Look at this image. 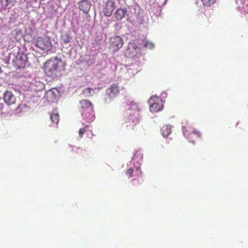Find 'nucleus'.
<instances>
[{
	"label": "nucleus",
	"mask_w": 248,
	"mask_h": 248,
	"mask_svg": "<svg viewBox=\"0 0 248 248\" xmlns=\"http://www.w3.org/2000/svg\"><path fill=\"white\" fill-rule=\"evenodd\" d=\"M64 69V63L61 59L57 57L48 60L44 65V70L46 75L53 78L57 77L58 74Z\"/></svg>",
	"instance_id": "obj_1"
},
{
	"label": "nucleus",
	"mask_w": 248,
	"mask_h": 248,
	"mask_svg": "<svg viewBox=\"0 0 248 248\" xmlns=\"http://www.w3.org/2000/svg\"><path fill=\"white\" fill-rule=\"evenodd\" d=\"M79 110L83 118L88 123L95 118L93 104L87 100H82L79 102Z\"/></svg>",
	"instance_id": "obj_2"
},
{
	"label": "nucleus",
	"mask_w": 248,
	"mask_h": 248,
	"mask_svg": "<svg viewBox=\"0 0 248 248\" xmlns=\"http://www.w3.org/2000/svg\"><path fill=\"white\" fill-rule=\"evenodd\" d=\"M129 106H131V107H128L127 109L128 110L132 109L133 111V115L130 114L126 118L125 123L126 127L129 126L131 127L132 129H134V127L139 123V119L137 117L139 109L136 103L133 102H131Z\"/></svg>",
	"instance_id": "obj_3"
},
{
	"label": "nucleus",
	"mask_w": 248,
	"mask_h": 248,
	"mask_svg": "<svg viewBox=\"0 0 248 248\" xmlns=\"http://www.w3.org/2000/svg\"><path fill=\"white\" fill-rule=\"evenodd\" d=\"M35 46L46 52L52 50L53 45L48 36L38 37L35 40Z\"/></svg>",
	"instance_id": "obj_4"
},
{
	"label": "nucleus",
	"mask_w": 248,
	"mask_h": 248,
	"mask_svg": "<svg viewBox=\"0 0 248 248\" xmlns=\"http://www.w3.org/2000/svg\"><path fill=\"white\" fill-rule=\"evenodd\" d=\"M12 63L16 69L24 68L28 62V56L23 52H18L16 55L13 54Z\"/></svg>",
	"instance_id": "obj_5"
},
{
	"label": "nucleus",
	"mask_w": 248,
	"mask_h": 248,
	"mask_svg": "<svg viewBox=\"0 0 248 248\" xmlns=\"http://www.w3.org/2000/svg\"><path fill=\"white\" fill-rule=\"evenodd\" d=\"M183 133L185 137L192 143H194V138H200L201 136V133L189 124L184 126Z\"/></svg>",
	"instance_id": "obj_6"
},
{
	"label": "nucleus",
	"mask_w": 248,
	"mask_h": 248,
	"mask_svg": "<svg viewBox=\"0 0 248 248\" xmlns=\"http://www.w3.org/2000/svg\"><path fill=\"white\" fill-rule=\"evenodd\" d=\"M149 103L150 105V110L153 113L157 112L163 109L162 101L159 97L152 96Z\"/></svg>",
	"instance_id": "obj_7"
},
{
	"label": "nucleus",
	"mask_w": 248,
	"mask_h": 248,
	"mask_svg": "<svg viewBox=\"0 0 248 248\" xmlns=\"http://www.w3.org/2000/svg\"><path fill=\"white\" fill-rule=\"evenodd\" d=\"M110 42V47L114 51L121 48L124 44L122 38L118 35L111 37Z\"/></svg>",
	"instance_id": "obj_8"
},
{
	"label": "nucleus",
	"mask_w": 248,
	"mask_h": 248,
	"mask_svg": "<svg viewBox=\"0 0 248 248\" xmlns=\"http://www.w3.org/2000/svg\"><path fill=\"white\" fill-rule=\"evenodd\" d=\"M115 8V2L113 0H108L103 9V13L106 16H110Z\"/></svg>",
	"instance_id": "obj_9"
},
{
	"label": "nucleus",
	"mask_w": 248,
	"mask_h": 248,
	"mask_svg": "<svg viewBox=\"0 0 248 248\" xmlns=\"http://www.w3.org/2000/svg\"><path fill=\"white\" fill-rule=\"evenodd\" d=\"M137 48L138 47L135 44H130L124 52V55L127 58H133L137 54Z\"/></svg>",
	"instance_id": "obj_10"
},
{
	"label": "nucleus",
	"mask_w": 248,
	"mask_h": 248,
	"mask_svg": "<svg viewBox=\"0 0 248 248\" xmlns=\"http://www.w3.org/2000/svg\"><path fill=\"white\" fill-rule=\"evenodd\" d=\"M4 100L6 104L8 105H11L15 103L16 97L13 93L7 91L4 95Z\"/></svg>",
	"instance_id": "obj_11"
},
{
	"label": "nucleus",
	"mask_w": 248,
	"mask_h": 248,
	"mask_svg": "<svg viewBox=\"0 0 248 248\" xmlns=\"http://www.w3.org/2000/svg\"><path fill=\"white\" fill-rule=\"evenodd\" d=\"M91 3L89 0H82L78 3L79 9L85 14H87L90 10Z\"/></svg>",
	"instance_id": "obj_12"
},
{
	"label": "nucleus",
	"mask_w": 248,
	"mask_h": 248,
	"mask_svg": "<svg viewBox=\"0 0 248 248\" xmlns=\"http://www.w3.org/2000/svg\"><path fill=\"white\" fill-rule=\"evenodd\" d=\"M119 87L117 84L112 85L107 90V93L110 98H114L119 94Z\"/></svg>",
	"instance_id": "obj_13"
},
{
	"label": "nucleus",
	"mask_w": 248,
	"mask_h": 248,
	"mask_svg": "<svg viewBox=\"0 0 248 248\" xmlns=\"http://www.w3.org/2000/svg\"><path fill=\"white\" fill-rule=\"evenodd\" d=\"M162 135L164 137H167L171 132V126L164 124L161 127Z\"/></svg>",
	"instance_id": "obj_14"
},
{
	"label": "nucleus",
	"mask_w": 248,
	"mask_h": 248,
	"mask_svg": "<svg viewBox=\"0 0 248 248\" xmlns=\"http://www.w3.org/2000/svg\"><path fill=\"white\" fill-rule=\"evenodd\" d=\"M45 96L48 102H52L55 100L56 95L53 90H50L46 93Z\"/></svg>",
	"instance_id": "obj_15"
},
{
	"label": "nucleus",
	"mask_w": 248,
	"mask_h": 248,
	"mask_svg": "<svg viewBox=\"0 0 248 248\" xmlns=\"http://www.w3.org/2000/svg\"><path fill=\"white\" fill-rule=\"evenodd\" d=\"M115 16L117 20H120L124 17L125 16V12L123 9L119 8L116 10L115 13Z\"/></svg>",
	"instance_id": "obj_16"
},
{
	"label": "nucleus",
	"mask_w": 248,
	"mask_h": 248,
	"mask_svg": "<svg viewBox=\"0 0 248 248\" xmlns=\"http://www.w3.org/2000/svg\"><path fill=\"white\" fill-rule=\"evenodd\" d=\"M82 93L86 96H90L93 95L94 91L92 88L88 87L84 89L83 90Z\"/></svg>",
	"instance_id": "obj_17"
},
{
	"label": "nucleus",
	"mask_w": 248,
	"mask_h": 248,
	"mask_svg": "<svg viewBox=\"0 0 248 248\" xmlns=\"http://www.w3.org/2000/svg\"><path fill=\"white\" fill-rule=\"evenodd\" d=\"M61 37L62 41L65 44H67L70 42L72 39L71 37L68 34H64L62 35Z\"/></svg>",
	"instance_id": "obj_18"
},
{
	"label": "nucleus",
	"mask_w": 248,
	"mask_h": 248,
	"mask_svg": "<svg viewBox=\"0 0 248 248\" xmlns=\"http://www.w3.org/2000/svg\"><path fill=\"white\" fill-rule=\"evenodd\" d=\"M50 119L53 123L57 124L60 119L58 113H53L51 114Z\"/></svg>",
	"instance_id": "obj_19"
},
{
	"label": "nucleus",
	"mask_w": 248,
	"mask_h": 248,
	"mask_svg": "<svg viewBox=\"0 0 248 248\" xmlns=\"http://www.w3.org/2000/svg\"><path fill=\"white\" fill-rule=\"evenodd\" d=\"M217 0H201L203 5L206 6H210L213 4Z\"/></svg>",
	"instance_id": "obj_20"
},
{
	"label": "nucleus",
	"mask_w": 248,
	"mask_h": 248,
	"mask_svg": "<svg viewBox=\"0 0 248 248\" xmlns=\"http://www.w3.org/2000/svg\"><path fill=\"white\" fill-rule=\"evenodd\" d=\"M144 43V46L145 47H147L149 49H152L154 47V45L153 43L148 42L147 41H143Z\"/></svg>",
	"instance_id": "obj_21"
},
{
	"label": "nucleus",
	"mask_w": 248,
	"mask_h": 248,
	"mask_svg": "<svg viewBox=\"0 0 248 248\" xmlns=\"http://www.w3.org/2000/svg\"><path fill=\"white\" fill-rule=\"evenodd\" d=\"M134 173V170L132 169H129L127 170L126 174L128 176L129 178H131L133 176V173Z\"/></svg>",
	"instance_id": "obj_22"
},
{
	"label": "nucleus",
	"mask_w": 248,
	"mask_h": 248,
	"mask_svg": "<svg viewBox=\"0 0 248 248\" xmlns=\"http://www.w3.org/2000/svg\"><path fill=\"white\" fill-rule=\"evenodd\" d=\"M85 127H85L84 128H80L79 130L78 134L80 138H82L83 137V135L86 131Z\"/></svg>",
	"instance_id": "obj_23"
},
{
	"label": "nucleus",
	"mask_w": 248,
	"mask_h": 248,
	"mask_svg": "<svg viewBox=\"0 0 248 248\" xmlns=\"http://www.w3.org/2000/svg\"><path fill=\"white\" fill-rule=\"evenodd\" d=\"M132 185L134 186H137L139 185L140 181L138 179H133L131 181Z\"/></svg>",
	"instance_id": "obj_24"
},
{
	"label": "nucleus",
	"mask_w": 248,
	"mask_h": 248,
	"mask_svg": "<svg viewBox=\"0 0 248 248\" xmlns=\"http://www.w3.org/2000/svg\"><path fill=\"white\" fill-rule=\"evenodd\" d=\"M142 171L140 169L137 168L136 173L134 175V176H137L138 177H140L142 175Z\"/></svg>",
	"instance_id": "obj_25"
},
{
	"label": "nucleus",
	"mask_w": 248,
	"mask_h": 248,
	"mask_svg": "<svg viewBox=\"0 0 248 248\" xmlns=\"http://www.w3.org/2000/svg\"><path fill=\"white\" fill-rule=\"evenodd\" d=\"M29 108V107H28V106L24 104H21L18 105V108L19 109H22L23 108Z\"/></svg>",
	"instance_id": "obj_26"
},
{
	"label": "nucleus",
	"mask_w": 248,
	"mask_h": 248,
	"mask_svg": "<svg viewBox=\"0 0 248 248\" xmlns=\"http://www.w3.org/2000/svg\"><path fill=\"white\" fill-rule=\"evenodd\" d=\"M6 2V6H7L9 4H13L14 2L13 0H5Z\"/></svg>",
	"instance_id": "obj_27"
},
{
	"label": "nucleus",
	"mask_w": 248,
	"mask_h": 248,
	"mask_svg": "<svg viewBox=\"0 0 248 248\" xmlns=\"http://www.w3.org/2000/svg\"><path fill=\"white\" fill-rule=\"evenodd\" d=\"M77 150L78 152H82V150L79 148H77Z\"/></svg>",
	"instance_id": "obj_28"
},
{
	"label": "nucleus",
	"mask_w": 248,
	"mask_h": 248,
	"mask_svg": "<svg viewBox=\"0 0 248 248\" xmlns=\"http://www.w3.org/2000/svg\"><path fill=\"white\" fill-rule=\"evenodd\" d=\"M1 67H0V73L1 72Z\"/></svg>",
	"instance_id": "obj_29"
}]
</instances>
